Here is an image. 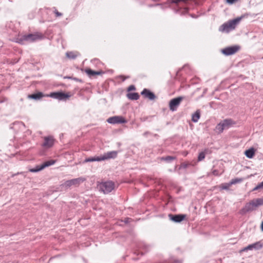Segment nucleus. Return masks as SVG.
<instances>
[{
	"instance_id": "nucleus-1",
	"label": "nucleus",
	"mask_w": 263,
	"mask_h": 263,
	"mask_svg": "<svg viewBox=\"0 0 263 263\" xmlns=\"http://www.w3.org/2000/svg\"><path fill=\"white\" fill-rule=\"evenodd\" d=\"M260 205H263V197L254 199L246 203L245 205L240 210L239 213L241 215H245L248 212L255 210L257 207Z\"/></svg>"
},
{
	"instance_id": "nucleus-13",
	"label": "nucleus",
	"mask_w": 263,
	"mask_h": 263,
	"mask_svg": "<svg viewBox=\"0 0 263 263\" xmlns=\"http://www.w3.org/2000/svg\"><path fill=\"white\" fill-rule=\"evenodd\" d=\"M44 97H46V95L44 94L42 92L37 91L35 93L28 95V98L34 100H39Z\"/></svg>"
},
{
	"instance_id": "nucleus-9",
	"label": "nucleus",
	"mask_w": 263,
	"mask_h": 263,
	"mask_svg": "<svg viewBox=\"0 0 263 263\" xmlns=\"http://www.w3.org/2000/svg\"><path fill=\"white\" fill-rule=\"evenodd\" d=\"M107 122L111 124H123L127 123V120L121 116H115L108 118Z\"/></svg>"
},
{
	"instance_id": "nucleus-15",
	"label": "nucleus",
	"mask_w": 263,
	"mask_h": 263,
	"mask_svg": "<svg viewBox=\"0 0 263 263\" xmlns=\"http://www.w3.org/2000/svg\"><path fill=\"white\" fill-rule=\"evenodd\" d=\"M201 116V112L200 109H197L194 114L192 115V121L194 123H196L198 121Z\"/></svg>"
},
{
	"instance_id": "nucleus-12",
	"label": "nucleus",
	"mask_w": 263,
	"mask_h": 263,
	"mask_svg": "<svg viewBox=\"0 0 263 263\" xmlns=\"http://www.w3.org/2000/svg\"><path fill=\"white\" fill-rule=\"evenodd\" d=\"M141 95L145 98H147L150 100H154L156 98L155 93L147 88H144L141 91Z\"/></svg>"
},
{
	"instance_id": "nucleus-44",
	"label": "nucleus",
	"mask_w": 263,
	"mask_h": 263,
	"mask_svg": "<svg viewBox=\"0 0 263 263\" xmlns=\"http://www.w3.org/2000/svg\"><path fill=\"white\" fill-rule=\"evenodd\" d=\"M65 78L69 79H72L73 77H66Z\"/></svg>"
},
{
	"instance_id": "nucleus-25",
	"label": "nucleus",
	"mask_w": 263,
	"mask_h": 263,
	"mask_svg": "<svg viewBox=\"0 0 263 263\" xmlns=\"http://www.w3.org/2000/svg\"><path fill=\"white\" fill-rule=\"evenodd\" d=\"M216 128L219 133H222L226 129L222 123L218 124L216 126Z\"/></svg>"
},
{
	"instance_id": "nucleus-41",
	"label": "nucleus",
	"mask_w": 263,
	"mask_h": 263,
	"mask_svg": "<svg viewBox=\"0 0 263 263\" xmlns=\"http://www.w3.org/2000/svg\"><path fill=\"white\" fill-rule=\"evenodd\" d=\"M120 77L123 78V79H122L123 81H125L126 79L129 78V77H125L123 76H120Z\"/></svg>"
},
{
	"instance_id": "nucleus-33",
	"label": "nucleus",
	"mask_w": 263,
	"mask_h": 263,
	"mask_svg": "<svg viewBox=\"0 0 263 263\" xmlns=\"http://www.w3.org/2000/svg\"><path fill=\"white\" fill-rule=\"evenodd\" d=\"M167 263H182L181 261L174 259H171L167 261Z\"/></svg>"
},
{
	"instance_id": "nucleus-8",
	"label": "nucleus",
	"mask_w": 263,
	"mask_h": 263,
	"mask_svg": "<svg viewBox=\"0 0 263 263\" xmlns=\"http://www.w3.org/2000/svg\"><path fill=\"white\" fill-rule=\"evenodd\" d=\"M85 178L83 177H79L68 180L65 182L64 185L67 187H70L72 185L79 186L81 183L85 181Z\"/></svg>"
},
{
	"instance_id": "nucleus-34",
	"label": "nucleus",
	"mask_w": 263,
	"mask_h": 263,
	"mask_svg": "<svg viewBox=\"0 0 263 263\" xmlns=\"http://www.w3.org/2000/svg\"><path fill=\"white\" fill-rule=\"evenodd\" d=\"M136 90V87L134 85H130L127 88V91H133V90Z\"/></svg>"
},
{
	"instance_id": "nucleus-7",
	"label": "nucleus",
	"mask_w": 263,
	"mask_h": 263,
	"mask_svg": "<svg viewBox=\"0 0 263 263\" xmlns=\"http://www.w3.org/2000/svg\"><path fill=\"white\" fill-rule=\"evenodd\" d=\"M183 98V97L180 96L171 99L169 102L170 109L172 111L177 110L178 107Z\"/></svg>"
},
{
	"instance_id": "nucleus-19",
	"label": "nucleus",
	"mask_w": 263,
	"mask_h": 263,
	"mask_svg": "<svg viewBox=\"0 0 263 263\" xmlns=\"http://www.w3.org/2000/svg\"><path fill=\"white\" fill-rule=\"evenodd\" d=\"M222 123L225 128H229L231 125L235 124V122L233 120L230 119L224 120Z\"/></svg>"
},
{
	"instance_id": "nucleus-11",
	"label": "nucleus",
	"mask_w": 263,
	"mask_h": 263,
	"mask_svg": "<svg viewBox=\"0 0 263 263\" xmlns=\"http://www.w3.org/2000/svg\"><path fill=\"white\" fill-rule=\"evenodd\" d=\"M44 141L42 144V146L45 148H49L53 146L54 143V139L52 136H49L44 138Z\"/></svg>"
},
{
	"instance_id": "nucleus-37",
	"label": "nucleus",
	"mask_w": 263,
	"mask_h": 263,
	"mask_svg": "<svg viewBox=\"0 0 263 263\" xmlns=\"http://www.w3.org/2000/svg\"><path fill=\"white\" fill-rule=\"evenodd\" d=\"M72 80H73L76 81H77V82H81V83L83 82L82 80L77 78L73 77Z\"/></svg>"
},
{
	"instance_id": "nucleus-47",
	"label": "nucleus",
	"mask_w": 263,
	"mask_h": 263,
	"mask_svg": "<svg viewBox=\"0 0 263 263\" xmlns=\"http://www.w3.org/2000/svg\"><path fill=\"white\" fill-rule=\"evenodd\" d=\"M9 1L10 2H12V0H9Z\"/></svg>"
},
{
	"instance_id": "nucleus-38",
	"label": "nucleus",
	"mask_w": 263,
	"mask_h": 263,
	"mask_svg": "<svg viewBox=\"0 0 263 263\" xmlns=\"http://www.w3.org/2000/svg\"><path fill=\"white\" fill-rule=\"evenodd\" d=\"M237 0H227V2L228 3V4H233V3H234L235 2H236Z\"/></svg>"
},
{
	"instance_id": "nucleus-2",
	"label": "nucleus",
	"mask_w": 263,
	"mask_h": 263,
	"mask_svg": "<svg viewBox=\"0 0 263 263\" xmlns=\"http://www.w3.org/2000/svg\"><path fill=\"white\" fill-rule=\"evenodd\" d=\"M243 17V16H241L223 24L219 27V31L221 32H229L235 28L236 26L239 23Z\"/></svg>"
},
{
	"instance_id": "nucleus-5",
	"label": "nucleus",
	"mask_w": 263,
	"mask_h": 263,
	"mask_svg": "<svg viewBox=\"0 0 263 263\" xmlns=\"http://www.w3.org/2000/svg\"><path fill=\"white\" fill-rule=\"evenodd\" d=\"M69 92L65 93L62 91L52 92L49 94H46V97H50L60 101H65L70 97Z\"/></svg>"
},
{
	"instance_id": "nucleus-16",
	"label": "nucleus",
	"mask_w": 263,
	"mask_h": 263,
	"mask_svg": "<svg viewBox=\"0 0 263 263\" xmlns=\"http://www.w3.org/2000/svg\"><path fill=\"white\" fill-rule=\"evenodd\" d=\"M262 248V246L260 244V242H257L251 245H249L244 249V250H251L253 249H259Z\"/></svg>"
},
{
	"instance_id": "nucleus-27",
	"label": "nucleus",
	"mask_w": 263,
	"mask_h": 263,
	"mask_svg": "<svg viewBox=\"0 0 263 263\" xmlns=\"http://www.w3.org/2000/svg\"><path fill=\"white\" fill-rule=\"evenodd\" d=\"M263 190V181L257 184L255 187L252 189V191H255L259 190Z\"/></svg>"
},
{
	"instance_id": "nucleus-26",
	"label": "nucleus",
	"mask_w": 263,
	"mask_h": 263,
	"mask_svg": "<svg viewBox=\"0 0 263 263\" xmlns=\"http://www.w3.org/2000/svg\"><path fill=\"white\" fill-rule=\"evenodd\" d=\"M191 165H192V164L188 162H182L181 163L179 168L180 169H181V168L186 169L188 167L191 166Z\"/></svg>"
},
{
	"instance_id": "nucleus-23",
	"label": "nucleus",
	"mask_w": 263,
	"mask_h": 263,
	"mask_svg": "<svg viewBox=\"0 0 263 263\" xmlns=\"http://www.w3.org/2000/svg\"><path fill=\"white\" fill-rule=\"evenodd\" d=\"M55 163V161L53 160H50L44 162L42 164L43 168L44 169L46 167H48L49 166H51L53 165Z\"/></svg>"
},
{
	"instance_id": "nucleus-43",
	"label": "nucleus",
	"mask_w": 263,
	"mask_h": 263,
	"mask_svg": "<svg viewBox=\"0 0 263 263\" xmlns=\"http://www.w3.org/2000/svg\"><path fill=\"white\" fill-rule=\"evenodd\" d=\"M217 171H216V170H214V171H213V174H214V175H217Z\"/></svg>"
},
{
	"instance_id": "nucleus-28",
	"label": "nucleus",
	"mask_w": 263,
	"mask_h": 263,
	"mask_svg": "<svg viewBox=\"0 0 263 263\" xmlns=\"http://www.w3.org/2000/svg\"><path fill=\"white\" fill-rule=\"evenodd\" d=\"M86 73L90 77L96 76L95 71L91 69H87L85 70Z\"/></svg>"
},
{
	"instance_id": "nucleus-18",
	"label": "nucleus",
	"mask_w": 263,
	"mask_h": 263,
	"mask_svg": "<svg viewBox=\"0 0 263 263\" xmlns=\"http://www.w3.org/2000/svg\"><path fill=\"white\" fill-rule=\"evenodd\" d=\"M127 97L131 100H137L140 96L138 92H130L127 94Z\"/></svg>"
},
{
	"instance_id": "nucleus-31",
	"label": "nucleus",
	"mask_w": 263,
	"mask_h": 263,
	"mask_svg": "<svg viewBox=\"0 0 263 263\" xmlns=\"http://www.w3.org/2000/svg\"><path fill=\"white\" fill-rule=\"evenodd\" d=\"M140 247L141 248H143V249H144L145 251H147L149 250L150 246L149 245H146L145 243H142V244H141Z\"/></svg>"
},
{
	"instance_id": "nucleus-24",
	"label": "nucleus",
	"mask_w": 263,
	"mask_h": 263,
	"mask_svg": "<svg viewBox=\"0 0 263 263\" xmlns=\"http://www.w3.org/2000/svg\"><path fill=\"white\" fill-rule=\"evenodd\" d=\"M42 165H37L35 167L31 168L29 171L32 173H36L43 170Z\"/></svg>"
},
{
	"instance_id": "nucleus-20",
	"label": "nucleus",
	"mask_w": 263,
	"mask_h": 263,
	"mask_svg": "<svg viewBox=\"0 0 263 263\" xmlns=\"http://www.w3.org/2000/svg\"><path fill=\"white\" fill-rule=\"evenodd\" d=\"M102 161L101 159V156H95L93 157H89L87 158H86L84 160V162H93V161Z\"/></svg>"
},
{
	"instance_id": "nucleus-36",
	"label": "nucleus",
	"mask_w": 263,
	"mask_h": 263,
	"mask_svg": "<svg viewBox=\"0 0 263 263\" xmlns=\"http://www.w3.org/2000/svg\"><path fill=\"white\" fill-rule=\"evenodd\" d=\"M130 220L131 218L127 217L124 219L123 221L125 223H128L130 221Z\"/></svg>"
},
{
	"instance_id": "nucleus-22",
	"label": "nucleus",
	"mask_w": 263,
	"mask_h": 263,
	"mask_svg": "<svg viewBox=\"0 0 263 263\" xmlns=\"http://www.w3.org/2000/svg\"><path fill=\"white\" fill-rule=\"evenodd\" d=\"M176 157L172 156H167L166 157H162L161 158V160L165 161L167 162H170L172 161L175 160L176 159Z\"/></svg>"
},
{
	"instance_id": "nucleus-32",
	"label": "nucleus",
	"mask_w": 263,
	"mask_h": 263,
	"mask_svg": "<svg viewBox=\"0 0 263 263\" xmlns=\"http://www.w3.org/2000/svg\"><path fill=\"white\" fill-rule=\"evenodd\" d=\"M53 9H54V13H55V15L57 17H60V16H62V13H61V12H59L57 10V9L55 8V7H53Z\"/></svg>"
},
{
	"instance_id": "nucleus-39",
	"label": "nucleus",
	"mask_w": 263,
	"mask_h": 263,
	"mask_svg": "<svg viewBox=\"0 0 263 263\" xmlns=\"http://www.w3.org/2000/svg\"><path fill=\"white\" fill-rule=\"evenodd\" d=\"M151 133L147 131V132H144L143 135L144 137H147V135H151Z\"/></svg>"
},
{
	"instance_id": "nucleus-40",
	"label": "nucleus",
	"mask_w": 263,
	"mask_h": 263,
	"mask_svg": "<svg viewBox=\"0 0 263 263\" xmlns=\"http://www.w3.org/2000/svg\"><path fill=\"white\" fill-rule=\"evenodd\" d=\"M96 75H100L103 73L102 71H95Z\"/></svg>"
},
{
	"instance_id": "nucleus-21",
	"label": "nucleus",
	"mask_w": 263,
	"mask_h": 263,
	"mask_svg": "<svg viewBox=\"0 0 263 263\" xmlns=\"http://www.w3.org/2000/svg\"><path fill=\"white\" fill-rule=\"evenodd\" d=\"M79 54L78 52H74L73 51L67 52L66 55L67 58L70 59H75Z\"/></svg>"
},
{
	"instance_id": "nucleus-42",
	"label": "nucleus",
	"mask_w": 263,
	"mask_h": 263,
	"mask_svg": "<svg viewBox=\"0 0 263 263\" xmlns=\"http://www.w3.org/2000/svg\"><path fill=\"white\" fill-rule=\"evenodd\" d=\"M260 229H261V231L263 232V221H262V222L261 223Z\"/></svg>"
},
{
	"instance_id": "nucleus-30",
	"label": "nucleus",
	"mask_w": 263,
	"mask_h": 263,
	"mask_svg": "<svg viewBox=\"0 0 263 263\" xmlns=\"http://www.w3.org/2000/svg\"><path fill=\"white\" fill-rule=\"evenodd\" d=\"M241 181H242L241 179L235 178V179L231 180V181L230 182V184H231V185L235 184L237 183L240 182Z\"/></svg>"
},
{
	"instance_id": "nucleus-4",
	"label": "nucleus",
	"mask_w": 263,
	"mask_h": 263,
	"mask_svg": "<svg viewBox=\"0 0 263 263\" xmlns=\"http://www.w3.org/2000/svg\"><path fill=\"white\" fill-rule=\"evenodd\" d=\"M100 191L104 194L110 193L115 188V183L112 181L102 182L98 185Z\"/></svg>"
},
{
	"instance_id": "nucleus-17",
	"label": "nucleus",
	"mask_w": 263,
	"mask_h": 263,
	"mask_svg": "<svg viewBox=\"0 0 263 263\" xmlns=\"http://www.w3.org/2000/svg\"><path fill=\"white\" fill-rule=\"evenodd\" d=\"M255 150L253 147H251L245 152L246 156L249 158H252L255 155Z\"/></svg>"
},
{
	"instance_id": "nucleus-6",
	"label": "nucleus",
	"mask_w": 263,
	"mask_h": 263,
	"mask_svg": "<svg viewBox=\"0 0 263 263\" xmlns=\"http://www.w3.org/2000/svg\"><path fill=\"white\" fill-rule=\"evenodd\" d=\"M240 49L239 45H234L226 47L221 50V52L223 54L229 56L233 55L238 52Z\"/></svg>"
},
{
	"instance_id": "nucleus-29",
	"label": "nucleus",
	"mask_w": 263,
	"mask_h": 263,
	"mask_svg": "<svg viewBox=\"0 0 263 263\" xmlns=\"http://www.w3.org/2000/svg\"><path fill=\"white\" fill-rule=\"evenodd\" d=\"M205 153L204 152H202L200 153L198 157V161H201L203 160L205 158Z\"/></svg>"
},
{
	"instance_id": "nucleus-14",
	"label": "nucleus",
	"mask_w": 263,
	"mask_h": 263,
	"mask_svg": "<svg viewBox=\"0 0 263 263\" xmlns=\"http://www.w3.org/2000/svg\"><path fill=\"white\" fill-rule=\"evenodd\" d=\"M117 156V151H111L107 152L103 156H101V159L102 161L110 159V158H115Z\"/></svg>"
},
{
	"instance_id": "nucleus-45",
	"label": "nucleus",
	"mask_w": 263,
	"mask_h": 263,
	"mask_svg": "<svg viewBox=\"0 0 263 263\" xmlns=\"http://www.w3.org/2000/svg\"><path fill=\"white\" fill-rule=\"evenodd\" d=\"M154 136H155V137H157V136H158V135H157V134H155L154 135Z\"/></svg>"
},
{
	"instance_id": "nucleus-35",
	"label": "nucleus",
	"mask_w": 263,
	"mask_h": 263,
	"mask_svg": "<svg viewBox=\"0 0 263 263\" xmlns=\"http://www.w3.org/2000/svg\"><path fill=\"white\" fill-rule=\"evenodd\" d=\"M230 185H231V184H230V183H229L228 184H223L221 187L223 190H228V189H229Z\"/></svg>"
},
{
	"instance_id": "nucleus-46",
	"label": "nucleus",
	"mask_w": 263,
	"mask_h": 263,
	"mask_svg": "<svg viewBox=\"0 0 263 263\" xmlns=\"http://www.w3.org/2000/svg\"><path fill=\"white\" fill-rule=\"evenodd\" d=\"M192 16L193 17H195V16H194V15H192Z\"/></svg>"
},
{
	"instance_id": "nucleus-10",
	"label": "nucleus",
	"mask_w": 263,
	"mask_h": 263,
	"mask_svg": "<svg viewBox=\"0 0 263 263\" xmlns=\"http://www.w3.org/2000/svg\"><path fill=\"white\" fill-rule=\"evenodd\" d=\"M186 215L185 214H170L168 217L171 220L176 223H179L184 220Z\"/></svg>"
},
{
	"instance_id": "nucleus-3",
	"label": "nucleus",
	"mask_w": 263,
	"mask_h": 263,
	"mask_svg": "<svg viewBox=\"0 0 263 263\" xmlns=\"http://www.w3.org/2000/svg\"><path fill=\"white\" fill-rule=\"evenodd\" d=\"M43 38L44 35L41 33L36 32L35 33H29L21 36L18 39V42L21 44H24L25 42L31 43L42 40Z\"/></svg>"
}]
</instances>
